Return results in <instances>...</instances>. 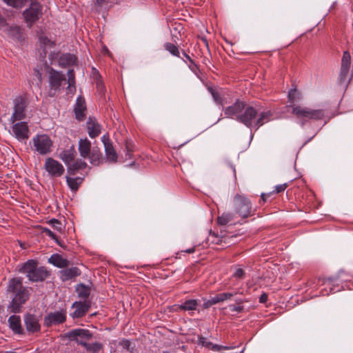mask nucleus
I'll return each mask as SVG.
<instances>
[{"mask_svg": "<svg viewBox=\"0 0 353 353\" xmlns=\"http://www.w3.org/2000/svg\"><path fill=\"white\" fill-rule=\"evenodd\" d=\"M76 62V57L70 54H65L60 56L58 63L60 65L65 67L74 64Z\"/></svg>", "mask_w": 353, "mask_h": 353, "instance_id": "obj_30", "label": "nucleus"}, {"mask_svg": "<svg viewBox=\"0 0 353 353\" xmlns=\"http://www.w3.org/2000/svg\"><path fill=\"white\" fill-rule=\"evenodd\" d=\"M45 231H46V234H47L48 236H50V237H52V239H55V235L54 234V233H53L52 231H50V230H48V229H46Z\"/></svg>", "mask_w": 353, "mask_h": 353, "instance_id": "obj_49", "label": "nucleus"}, {"mask_svg": "<svg viewBox=\"0 0 353 353\" xmlns=\"http://www.w3.org/2000/svg\"><path fill=\"white\" fill-rule=\"evenodd\" d=\"M10 328L17 334H23L24 330L22 328L21 319L19 316L12 315L8 319Z\"/></svg>", "mask_w": 353, "mask_h": 353, "instance_id": "obj_20", "label": "nucleus"}, {"mask_svg": "<svg viewBox=\"0 0 353 353\" xmlns=\"http://www.w3.org/2000/svg\"><path fill=\"white\" fill-rule=\"evenodd\" d=\"M236 212L241 217H248L251 213L250 201L244 196L237 194L234 199Z\"/></svg>", "mask_w": 353, "mask_h": 353, "instance_id": "obj_7", "label": "nucleus"}, {"mask_svg": "<svg viewBox=\"0 0 353 353\" xmlns=\"http://www.w3.org/2000/svg\"><path fill=\"white\" fill-rule=\"evenodd\" d=\"M1 26L3 27V31L6 32L8 34L17 39L21 37L22 30L19 27H8L6 25V23H4V25H1Z\"/></svg>", "mask_w": 353, "mask_h": 353, "instance_id": "obj_31", "label": "nucleus"}, {"mask_svg": "<svg viewBox=\"0 0 353 353\" xmlns=\"http://www.w3.org/2000/svg\"><path fill=\"white\" fill-rule=\"evenodd\" d=\"M77 291L79 295L83 298H86L90 294V289L84 285H79L77 287Z\"/></svg>", "mask_w": 353, "mask_h": 353, "instance_id": "obj_41", "label": "nucleus"}, {"mask_svg": "<svg viewBox=\"0 0 353 353\" xmlns=\"http://www.w3.org/2000/svg\"><path fill=\"white\" fill-rule=\"evenodd\" d=\"M102 142L104 145L105 156L108 161L115 162L117 159V152L110 142L108 136L103 135L101 138Z\"/></svg>", "mask_w": 353, "mask_h": 353, "instance_id": "obj_17", "label": "nucleus"}, {"mask_svg": "<svg viewBox=\"0 0 353 353\" xmlns=\"http://www.w3.org/2000/svg\"><path fill=\"white\" fill-rule=\"evenodd\" d=\"M23 321L26 331L29 334H34L40 331L39 318L36 315L27 314L25 315Z\"/></svg>", "mask_w": 353, "mask_h": 353, "instance_id": "obj_13", "label": "nucleus"}, {"mask_svg": "<svg viewBox=\"0 0 353 353\" xmlns=\"http://www.w3.org/2000/svg\"><path fill=\"white\" fill-rule=\"evenodd\" d=\"M42 15V6L39 3H32L23 12L26 23L30 26Z\"/></svg>", "mask_w": 353, "mask_h": 353, "instance_id": "obj_9", "label": "nucleus"}, {"mask_svg": "<svg viewBox=\"0 0 353 353\" xmlns=\"http://www.w3.org/2000/svg\"><path fill=\"white\" fill-rule=\"evenodd\" d=\"M83 179L81 177L72 178L69 176H66V182L69 188L72 191H77L82 183Z\"/></svg>", "mask_w": 353, "mask_h": 353, "instance_id": "obj_34", "label": "nucleus"}, {"mask_svg": "<svg viewBox=\"0 0 353 353\" xmlns=\"http://www.w3.org/2000/svg\"><path fill=\"white\" fill-rule=\"evenodd\" d=\"M65 81L64 75L53 69L49 70V83L51 90H57Z\"/></svg>", "mask_w": 353, "mask_h": 353, "instance_id": "obj_14", "label": "nucleus"}, {"mask_svg": "<svg viewBox=\"0 0 353 353\" xmlns=\"http://www.w3.org/2000/svg\"><path fill=\"white\" fill-rule=\"evenodd\" d=\"M42 81V72H41L39 69H34L33 78L31 81L32 85H36L39 86Z\"/></svg>", "mask_w": 353, "mask_h": 353, "instance_id": "obj_37", "label": "nucleus"}, {"mask_svg": "<svg viewBox=\"0 0 353 353\" xmlns=\"http://www.w3.org/2000/svg\"><path fill=\"white\" fill-rule=\"evenodd\" d=\"M12 134L19 140L24 141L29 137V128L26 122L21 121L13 124Z\"/></svg>", "mask_w": 353, "mask_h": 353, "instance_id": "obj_12", "label": "nucleus"}, {"mask_svg": "<svg viewBox=\"0 0 353 353\" xmlns=\"http://www.w3.org/2000/svg\"><path fill=\"white\" fill-rule=\"evenodd\" d=\"M266 301H267V294H261L259 297V301L261 303H265V302H266Z\"/></svg>", "mask_w": 353, "mask_h": 353, "instance_id": "obj_48", "label": "nucleus"}, {"mask_svg": "<svg viewBox=\"0 0 353 353\" xmlns=\"http://www.w3.org/2000/svg\"><path fill=\"white\" fill-rule=\"evenodd\" d=\"M85 110V105L84 99L81 97H78L77 99L76 105L74 107V112L76 118L81 121L84 117V112Z\"/></svg>", "mask_w": 353, "mask_h": 353, "instance_id": "obj_24", "label": "nucleus"}, {"mask_svg": "<svg viewBox=\"0 0 353 353\" xmlns=\"http://www.w3.org/2000/svg\"><path fill=\"white\" fill-rule=\"evenodd\" d=\"M76 305H78V303L77 302H75L73 303L72 305V307H75Z\"/></svg>", "mask_w": 353, "mask_h": 353, "instance_id": "obj_53", "label": "nucleus"}, {"mask_svg": "<svg viewBox=\"0 0 353 353\" xmlns=\"http://www.w3.org/2000/svg\"><path fill=\"white\" fill-rule=\"evenodd\" d=\"M199 343L203 346L208 347L210 350H213V351L228 350H232L234 348V347H232V346H223V345L213 344L211 342L207 341V339L203 336L199 337Z\"/></svg>", "mask_w": 353, "mask_h": 353, "instance_id": "obj_22", "label": "nucleus"}, {"mask_svg": "<svg viewBox=\"0 0 353 353\" xmlns=\"http://www.w3.org/2000/svg\"><path fill=\"white\" fill-rule=\"evenodd\" d=\"M14 111L10 117V122L14 123L17 121H21L26 117L25 108L26 101L22 97H18L14 100Z\"/></svg>", "mask_w": 353, "mask_h": 353, "instance_id": "obj_11", "label": "nucleus"}, {"mask_svg": "<svg viewBox=\"0 0 353 353\" xmlns=\"http://www.w3.org/2000/svg\"><path fill=\"white\" fill-rule=\"evenodd\" d=\"M8 6L16 8H21L23 6H25L27 3L30 2V4L32 3H37V0H3Z\"/></svg>", "mask_w": 353, "mask_h": 353, "instance_id": "obj_32", "label": "nucleus"}, {"mask_svg": "<svg viewBox=\"0 0 353 353\" xmlns=\"http://www.w3.org/2000/svg\"><path fill=\"white\" fill-rule=\"evenodd\" d=\"M64 337L83 346L92 339V334L88 330L79 328L66 332Z\"/></svg>", "mask_w": 353, "mask_h": 353, "instance_id": "obj_6", "label": "nucleus"}, {"mask_svg": "<svg viewBox=\"0 0 353 353\" xmlns=\"http://www.w3.org/2000/svg\"><path fill=\"white\" fill-rule=\"evenodd\" d=\"M28 299V291L26 288H23L17 292L16 295L12 299V309H18Z\"/></svg>", "mask_w": 353, "mask_h": 353, "instance_id": "obj_19", "label": "nucleus"}, {"mask_svg": "<svg viewBox=\"0 0 353 353\" xmlns=\"http://www.w3.org/2000/svg\"><path fill=\"white\" fill-rule=\"evenodd\" d=\"M43 168L51 177H59L65 171L63 165L53 158L48 157L46 159Z\"/></svg>", "mask_w": 353, "mask_h": 353, "instance_id": "obj_10", "label": "nucleus"}, {"mask_svg": "<svg viewBox=\"0 0 353 353\" xmlns=\"http://www.w3.org/2000/svg\"><path fill=\"white\" fill-rule=\"evenodd\" d=\"M19 272L26 274L28 279L32 282L42 281L49 275L47 269L45 267H37L34 260H29L24 263Z\"/></svg>", "mask_w": 353, "mask_h": 353, "instance_id": "obj_2", "label": "nucleus"}, {"mask_svg": "<svg viewBox=\"0 0 353 353\" xmlns=\"http://www.w3.org/2000/svg\"><path fill=\"white\" fill-rule=\"evenodd\" d=\"M48 262L58 268H64L68 265V261L59 254H53L48 259Z\"/></svg>", "mask_w": 353, "mask_h": 353, "instance_id": "obj_26", "label": "nucleus"}, {"mask_svg": "<svg viewBox=\"0 0 353 353\" xmlns=\"http://www.w3.org/2000/svg\"><path fill=\"white\" fill-rule=\"evenodd\" d=\"M87 129L91 138H95L101 133V126L94 119H89L87 122Z\"/></svg>", "mask_w": 353, "mask_h": 353, "instance_id": "obj_21", "label": "nucleus"}, {"mask_svg": "<svg viewBox=\"0 0 353 353\" xmlns=\"http://www.w3.org/2000/svg\"><path fill=\"white\" fill-rule=\"evenodd\" d=\"M194 251V248H190L186 250V252L188 253H192Z\"/></svg>", "mask_w": 353, "mask_h": 353, "instance_id": "obj_52", "label": "nucleus"}, {"mask_svg": "<svg viewBox=\"0 0 353 353\" xmlns=\"http://www.w3.org/2000/svg\"><path fill=\"white\" fill-rule=\"evenodd\" d=\"M232 296H233V294L230 293V292H223V293L219 294L212 297L211 299L203 303V306L205 307H209L212 306L213 304L223 302L228 299H230Z\"/></svg>", "mask_w": 353, "mask_h": 353, "instance_id": "obj_23", "label": "nucleus"}, {"mask_svg": "<svg viewBox=\"0 0 353 353\" xmlns=\"http://www.w3.org/2000/svg\"><path fill=\"white\" fill-rule=\"evenodd\" d=\"M88 310H74L72 314L73 318H81L85 315Z\"/></svg>", "mask_w": 353, "mask_h": 353, "instance_id": "obj_45", "label": "nucleus"}, {"mask_svg": "<svg viewBox=\"0 0 353 353\" xmlns=\"http://www.w3.org/2000/svg\"><path fill=\"white\" fill-rule=\"evenodd\" d=\"M243 270L241 268H238L234 273V276L236 278H241L243 275Z\"/></svg>", "mask_w": 353, "mask_h": 353, "instance_id": "obj_47", "label": "nucleus"}, {"mask_svg": "<svg viewBox=\"0 0 353 353\" xmlns=\"http://www.w3.org/2000/svg\"><path fill=\"white\" fill-rule=\"evenodd\" d=\"M76 152L74 148L65 150L60 152L59 157L66 164L70 165L74 159Z\"/></svg>", "mask_w": 353, "mask_h": 353, "instance_id": "obj_25", "label": "nucleus"}, {"mask_svg": "<svg viewBox=\"0 0 353 353\" xmlns=\"http://www.w3.org/2000/svg\"><path fill=\"white\" fill-rule=\"evenodd\" d=\"M351 63V57L348 52H344L342 60H341V68L340 72L341 80L345 81L349 72L350 66Z\"/></svg>", "mask_w": 353, "mask_h": 353, "instance_id": "obj_18", "label": "nucleus"}, {"mask_svg": "<svg viewBox=\"0 0 353 353\" xmlns=\"http://www.w3.org/2000/svg\"><path fill=\"white\" fill-rule=\"evenodd\" d=\"M85 350L88 352H91L92 353H98L102 349V344L98 342H95L93 343H85L83 345Z\"/></svg>", "mask_w": 353, "mask_h": 353, "instance_id": "obj_36", "label": "nucleus"}, {"mask_svg": "<svg viewBox=\"0 0 353 353\" xmlns=\"http://www.w3.org/2000/svg\"><path fill=\"white\" fill-rule=\"evenodd\" d=\"M271 117L272 114L270 111L262 112L257 116L256 110L253 107L248 106L245 109L241 116H239V121L248 128H256L257 129L270 121Z\"/></svg>", "mask_w": 353, "mask_h": 353, "instance_id": "obj_1", "label": "nucleus"}, {"mask_svg": "<svg viewBox=\"0 0 353 353\" xmlns=\"http://www.w3.org/2000/svg\"><path fill=\"white\" fill-rule=\"evenodd\" d=\"M326 283H327L328 285L330 284V281H327Z\"/></svg>", "mask_w": 353, "mask_h": 353, "instance_id": "obj_54", "label": "nucleus"}, {"mask_svg": "<svg viewBox=\"0 0 353 353\" xmlns=\"http://www.w3.org/2000/svg\"><path fill=\"white\" fill-rule=\"evenodd\" d=\"M87 163L82 160H77L72 165H70L68 168V173L69 175H74L76 172L80 170L85 168Z\"/></svg>", "mask_w": 353, "mask_h": 353, "instance_id": "obj_28", "label": "nucleus"}, {"mask_svg": "<svg viewBox=\"0 0 353 353\" xmlns=\"http://www.w3.org/2000/svg\"><path fill=\"white\" fill-rule=\"evenodd\" d=\"M208 90L210 92L214 101L217 103L223 105L222 99L219 92L212 88H209Z\"/></svg>", "mask_w": 353, "mask_h": 353, "instance_id": "obj_43", "label": "nucleus"}, {"mask_svg": "<svg viewBox=\"0 0 353 353\" xmlns=\"http://www.w3.org/2000/svg\"><path fill=\"white\" fill-rule=\"evenodd\" d=\"M245 108V104L242 101H237L232 105L228 106L224 110V114L227 117H236L239 121V116H241V112Z\"/></svg>", "mask_w": 353, "mask_h": 353, "instance_id": "obj_15", "label": "nucleus"}, {"mask_svg": "<svg viewBox=\"0 0 353 353\" xmlns=\"http://www.w3.org/2000/svg\"><path fill=\"white\" fill-rule=\"evenodd\" d=\"M292 113L299 121H301L302 123L310 119H321L324 116V112L323 110H313L307 107L301 106L300 105L298 106H293Z\"/></svg>", "mask_w": 353, "mask_h": 353, "instance_id": "obj_4", "label": "nucleus"}, {"mask_svg": "<svg viewBox=\"0 0 353 353\" xmlns=\"http://www.w3.org/2000/svg\"><path fill=\"white\" fill-rule=\"evenodd\" d=\"M234 218V215L230 212H224L217 218V222L219 225H225L230 222Z\"/></svg>", "mask_w": 353, "mask_h": 353, "instance_id": "obj_35", "label": "nucleus"}, {"mask_svg": "<svg viewBox=\"0 0 353 353\" xmlns=\"http://www.w3.org/2000/svg\"><path fill=\"white\" fill-rule=\"evenodd\" d=\"M286 188H287L286 183H283V184H281V185H276L275 187V192L276 193H279L281 192L284 191Z\"/></svg>", "mask_w": 353, "mask_h": 353, "instance_id": "obj_46", "label": "nucleus"}, {"mask_svg": "<svg viewBox=\"0 0 353 353\" xmlns=\"http://www.w3.org/2000/svg\"><path fill=\"white\" fill-rule=\"evenodd\" d=\"M50 222L55 230H57L59 232H61L62 230V224L58 220L53 219L50 220Z\"/></svg>", "mask_w": 353, "mask_h": 353, "instance_id": "obj_44", "label": "nucleus"}, {"mask_svg": "<svg viewBox=\"0 0 353 353\" xmlns=\"http://www.w3.org/2000/svg\"><path fill=\"white\" fill-rule=\"evenodd\" d=\"M4 23H5L4 19L0 17V26H1V25H4Z\"/></svg>", "mask_w": 353, "mask_h": 353, "instance_id": "obj_51", "label": "nucleus"}, {"mask_svg": "<svg viewBox=\"0 0 353 353\" xmlns=\"http://www.w3.org/2000/svg\"><path fill=\"white\" fill-rule=\"evenodd\" d=\"M65 320V314L63 310L50 313L46 318L44 323L46 326L59 324Z\"/></svg>", "mask_w": 353, "mask_h": 353, "instance_id": "obj_16", "label": "nucleus"}, {"mask_svg": "<svg viewBox=\"0 0 353 353\" xmlns=\"http://www.w3.org/2000/svg\"><path fill=\"white\" fill-rule=\"evenodd\" d=\"M32 149L41 155H46L51 152L52 141L47 134H37L32 139Z\"/></svg>", "mask_w": 353, "mask_h": 353, "instance_id": "obj_5", "label": "nucleus"}, {"mask_svg": "<svg viewBox=\"0 0 353 353\" xmlns=\"http://www.w3.org/2000/svg\"><path fill=\"white\" fill-rule=\"evenodd\" d=\"M165 48L168 51H169L172 55L179 56V50L174 44L167 43L165 44Z\"/></svg>", "mask_w": 353, "mask_h": 353, "instance_id": "obj_42", "label": "nucleus"}, {"mask_svg": "<svg viewBox=\"0 0 353 353\" xmlns=\"http://www.w3.org/2000/svg\"><path fill=\"white\" fill-rule=\"evenodd\" d=\"M96 1L98 4L101 5L103 3L108 2L109 0H96Z\"/></svg>", "mask_w": 353, "mask_h": 353, "instance_id": "obj_50", "label": "nucleus"}, {"mask_svg": "<svg viewBox=\"0 0 353 353\" xmlns=\"http://www.w3.org/2000/svg\"><path fill=\"white\" fill-rule=\"evenodd\" d=\"M301 95L296 89H291L288 92V101L290 106L293 109V106H298L296 105V102H299L301 99Z\"/></svg>", "mask_w": 353, "mask_h": 353, "instance_id": "obj_29", "label": "nucleus"}, {"mask_svg": "<svg viewBox=\"0 0 353 353\" xmlns=\"http://www.w3.org/2000/svg\"><path fill=\"white\" fill-rule=\"evenodd\" d=\"M119 345L122 347V348L130 353H134V345H132L130 341L128 339H122Z\"/></svg>", "mask_w": 353, "mask_h": 353, "instance_id": "obj_39", "label": "nucleus"}, {"mask_svg": "<svg viewBox=\"0 0 353 353\" xmlns=\"http://www.w3.org/2000/svg\"><path fill=\"white\" fill-rule=\"evenodd\" d=\"M68 92H72L75 90V80H74V74L72 70H70L68 72Z\"/></svg>", "mask_w": 353, "mask_h": 353, "instance_id": "obj_38", "label": "nucleus"}, {"mask_svg": "<svg viewBox=\"0 0 353 353\" xmlns=\"http://www.w3.org/2000/svg\"><path fill=\"white\" fill-rule=\"evenodd\" d=\"M23 288L21 279L14 278L9 281V284L8 285V290L9 292H17Z\"/></svg>", "mask_w": 353, "mask_h": 353, "instance_id": "obj_33", "label": "nucleus"}, {"mask_svg": "<svg viewBox=\"0 0 353 353\" xmlns=\"http://www.w3.org/2000/svg\"><path fill=\"white\" fill-rule=\"evenodd\" d=\"M80 274L79 270L76 268L65 269L61 271V278L63 281L70 279Z\"/></svg>", "mask_w": 353, "mask_h": 353, "instance_id": "obj_27", "label": "nucleus"}, {"mask_svg": "<svg viewBox=\"0 0 353 353\" xmlns=\"http://www.w3.org/2000/svg\"><path fill=\"white\" fill-rule=\"evenodd\" d=\"M200 306L196 300L190 299L186 301L183 305H181L179 309H196V307Z\"/></svg>", "mask_w": 353, "mask_h": 353, "instance_id": "obj_40", "label": "nucleus"}, {"mask_svg": "<svg viewBox=\"0 0 353 353\" xmlns=\"http://www.w3.org/2000/svg\"><path fill=\"white\" fill-rule=\"evenodd\" d=\"M79 152L81 157L88 159L90 163L98 165L101 159V154L98 148L91 150V143L88 139H80L79 141Z\"/></svg>", "mask_w": 353, "mask_h": 353, "instance_id": "obj_3", "label": "nucleus"}, {"mask_svg": "<svg viewBox=\"0 0 353 353\" xmlns=\"http://www.w3.org/2000/svg\"><path fill=\"white\" fill-rule=\"evenodd\" d=\"M39 46L41 48L39 50L40 58L43 59L48 54L49 59L53 62L55 54L54 43L46 36H41L39 38Z\"/></svg>", "mask_w": 353, "mask_h": 353, "instance_id": "obj_8", "label": "nucleus"}]
</instances>
